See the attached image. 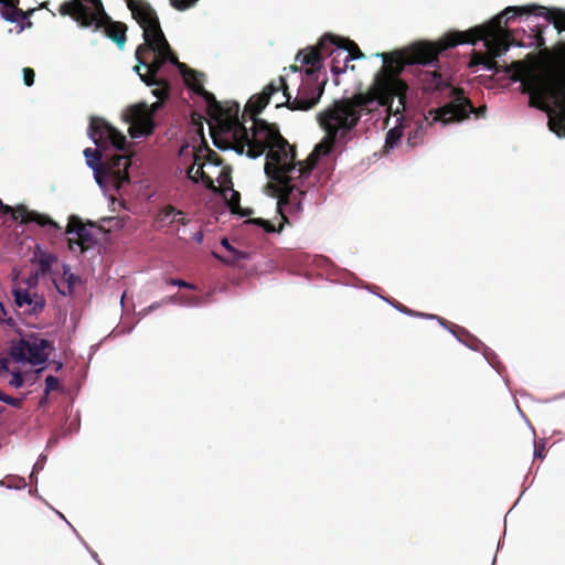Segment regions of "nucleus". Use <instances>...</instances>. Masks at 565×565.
<instances>
[{
	"instance_id": "1",
	"label": "nucleus",
	"mask_w": 565,
	"mask_h": 565,
	"mask_svg": "<svg viewBox=\"0 0 565 565\" xmlns=\"http://www.w3.org/2000/svg\"><path fill=\"white\" fill-rule=\"evenodd\" d=\"M521 13L530 14V4L508 7L486 24L467 31H450L436 42L420 41L401 51L380 54L383 67L376 77L375 86L381 96V104L387 105L394 115H402L406 107L408 86L399 78V74L406 65L438 66V56L443 52L459 44H476L477 41L483 42L487 52H473L469 67L483 65L493 72L498 82H519L521 93L530 95V53L522 61H513L510 65H500L495 61V57L504 54L512 44V36L507 30L509 21Z\"/></svg>"
},
{
	"instance_id": "2",
	"label": "nucleus",
	"mask_w": 565,
	"mask_h": 565,
	"mask_svg": "<svg viewBox=\"0 0 565 565\" xmlns=\"http://www.w3.org/2000/svg\"><path fill=\"white\" fill-rule=\"evenodd\" d=\"M539 18L544 22L532 25V107L544 110L550 130L565 137V41L547 47L544 39L550 24L565 32V10L532 3V20Z\"/></svg>"
},
{
	"instance_id": "3",
	"label": "nucleus",
	"mask_w": 565,
	"mask_h": 565,
	"mask_svg": "<svg viewBox=\"0 0 565 565\" xmlns=\"http://www.w3.org/2000/svg\"><path fill=\"white\" fill-rule=\"evenodd\" d=\"M246 114H249L253 120L252 134L249 135L247 128L238 119L227 122L225 131L231 137L227 147L239 154H243L246 149L247 157L252 159L267 152L265 173L271 181L269 186L279 199V205L296 200L297 195H303V191L291 184L295 178L292 170H295L296 149L280 135L275 124L257 118L259 113H252V109H247V105L243 117Z\"/></svg>"
},
{
	"instance_id": "4",
	"label": "nucleus",
	"mask_w": 565,
	"mask_h": 565,
	"mask_svg": "<svg viewBox=\"0 0 565 565\" xmlns=\"http://www.w3.org/2000/svg\"><path fill=\"white\" fill-rule=\"evenodd\" d=\"M377 104L371 94H356L351 98L335 100L319 113L318 121L326 131V138L318 143L305 161L295 160V179L308 177L320 157L329 154L338 139H343L358 125L363 113H371Z\"/></svg>"
},
{
	"instance_id": "5",
	"label": "nucleus",
	"mask_w": 565,
	"mask_h": 565,
	"mask_svg": "<svg viewBox=\"0 0 565 565\" xmlns=\"http://www.w3.org/2000/svg\"><path fill=\"white\" fill-rule=\"evenodd\" d=\"M296 61L301 62L302 65L310 66L301 76L297 95L295 97L291 96L287 78L285 75H281L267 84L260 94L253 96L247 102V109H252L254 114L260 113L269 104L271 96L280 90L282 92L285 100L277 103L276 107L285 106L292 111H308L313 108L319 103L327 84V78L324 76L321 77L320 73V53L318 50L308 47L298 52Z\"/></svg>"
},
{
	"instance_id": "6",
	"label": "nucleus",
	"mask_w": 565,
	"mask_h": 565,
	"mask_svg": "<svg viewBox=\"0 0 565 565\" xmlns=\"http://www.w3.org/2000/svg\"><path fill=\"white\" fill-rule=\"evenodd\" d=\"M135 55L138 61V64L134 67L135 72L147 86H157L152 93L160 100H164L169 97L170 85L168 81L159 78L158 73L167 62H170L177 65L183 76L185 85L190 89L202 96L209 104H216L214 95L207 92L201 83L200 77L203 76V74L179 62L166 38L154 41L147 40V42H143L137 47Z\"/></svg>"
},
{
	"instance_id": "7",
	"label": "nucleus",
	"mask_w": 565,
	"mask_h": 565,
	"mask_svg": "<svg viewBox=\"0 0 565 565\" xmlns=\"http://www.w3.org/2000/svg\"><path fill=\"white\" fill-rule=\"evenodd\" d=\"M419 81L425 93L430 94L431 99L445 105L430 109L428 116L434 122H460L469 118L471 114L476 118H484L487 106L475 107L472 102L465 95L461 87L452 86L438 70L424 71L419 74Z\"/></svg>"
},
{
	"instance_id": "8",
	"label": "nucleus",
	"mask_w": 565,
	"mask_h": 565,
	"mask_svg": "<svg viewBox=\"0 0 565 565\" xmlns=\"http://www.w3.org/2000/svg\"><path fill=\"white\" fill-rule=\"evenodd\" d=\"M90 3L94 8L92 11L87 6L83 3V0H71L65 1L60 7V13L62 15H70L75 20L82 28H89L97 24L107 22L111 17L105 11L102 0H85Z\"/></svg>"
},
{
	"instance_id": "9",
	"label": "nucleus",
	"mask_w": 565,
	"mask_h": 565,
	"mask_svg": "<svg viewBox=\"0 0 565 565\" xmlns=\"http://www.w3.org/2000/svg\"><path fill=\"white\" fill-rule=\"evenodd\" d=\"M53 349L52 341L31 335L28 339H20L11 347V356L17 362L26 361L32 365H39L47 360Z\"/></svg>"
},
{
	"instance_id": "10",
	"label": "nucleus",
	"mask_w": 565,
	"mask_h": 565,
	"mask_svg": "<svg viewBox=\"0 0 565 565\" xmlns=\"http://www.w3.org/2000/svg\"><path fill=\"white\" fill-rule=\"evenodd\" d=\"M126 2L128 9L131 11L132 18L143 30L145 42H147V40H163V38H166L154 9L147 1L126 0Z\"/></svg>"
},
{
	"instance_id": "11",
	"label": "nucleus",
	"mask_w": 565,
	"mask_h": 565,
	"mask_svg": "<svg viewBox=\"0 0 565 565\" xmlns=\"http://www.w3.org/2000/svg\"><path fill=\"white\" fill-rule=\"evenodd\" d=\"M88 136L97 147L103 149L111 146L117 150H125L127 145L126 137L109 122L99 117L90 118Z\"/></svg>"
},
{
	"instance_id": "12",
	"label": "nucleus",
	"mask_w": 565,
	"mask_h": 565,
	"mask_svg": "<svg viewBox=\"0 0 565 565\" xmlns=\"http://www.w3.org/2000/svg\"><path fill=\"white\" fill-rule=\"evenodd\" d=\"M12 295L15 312L21 317L38 318L46 307L44 295L36 289L18 286L12 289Z\"/></svg>"
},
{
	"instance_id": "13",
	"label": "nucleus",
	"mask_w": 565,
	"mask_h": 565,
	"mask_svg": "<svg viewBox=\"0 0 565 565\" xmlns=\"http://www.w3.org/2000/svg\"><path fill=\"white\" fill-rule=\"evenodd\" d=\"M124 117L129 124V135L131 138L137 139L153 134V110L150 109L147 104L129 106Z\"/></svg>"
},
{
	"instance_id": "14",
	"label": "nucleus",
	"mask_w": 565,
	"mask_h": 565,
	"mask_svg": "<svg viewBox=\"0 0 565 565\" xmlns=\"http://www.w3.org/2000/svg\"><path fill=\"white\" fill-rule=\"evenodd\" d=\"M1 215H10L13 221H19L20 224L36 223L42 227L52 226L57 231L61 230V226L49 215L41 214L36 211H31L23 204H19L12 207L10 205L3 204V202L0 200V216Z\"/></svg>"
},
{
	"instance_id": "15",
	"label": "nucleus",
	"mask_w": 565,
	"mask_h": 565,
	"mask_svg": "<svg viewBox=\"0 0 565 565\" xmlns=\"http://www.w3.org/2000/svg\"><path fill=\"white\" fill-rule=\"evenodd\" d=\"M65 234L73 235L76 237L68 238V248L75 252L78 248L79 254L85 253L95 244V238L90 231L83 224L82 220L76 215L68 217V223L65 230Z\"/></svg>"
},
{
	"instance_id": "16",
	"label": "nucleus",
	"mask_w": 565,
	"mask_h": 565,
	"mask_svg": "<svg viewBox=\"0 0 565 565\" xmlns=\"http://www.w3.org/2000/svg\"><path fill=\"white\" fill-rule=\"evenodd\" d=\"M327 46H338V49L343 50L350 61L364 57V54L355 42L348 38H341L332 34H324L318 44L316 46H310V49L318 50L321 54V51L326 50Z\"/></svg>"
},
{
	"instance_id": "17",
	"label": "nucleus",
	"mask_w": 565,
	"mask_h": 565,
	"mask_svg": "<svg viewBox=\"0 0 565 565\" xmlns=\"http://www.w3.org/2000/svg\"><path fill=\"white\" fill-rule=\"evenodd\" d=\"M130 166V158L126 154H115L109 161L102 166L100 173L110 178L117 188L122 183L129 181L128 168Z\"/></svg>"
},
{
	"instance_id": "18",
	"label": "nucleus",
	"mask_w": 565,
	"mask_h": 565,
	"mask_svg": "<svg viewBox=\"0 0 565 565\" xmlns=\"http://www.w3.org/2000/svg\"><path fill=\"white\" fill-rule=\"evenodd\" d=\"M96 30H103L105 36L111 40L118 49L122 50L127 42V30L126 23L120 21H114L111 18L103 24H97Z\"/></svg>"
},
{
	"instance_id": "19",
	"label": "nucleus",
	"mask_w": 565,
	"mask_h": 565,
	"mask_svg": "<svg viewBox=\"0 0 565 565\" xmlns=\"http://www.w3.org/2000/svg\"><path fill=\"white\" fill-rule=\"evenodd\" d=\"M321 61L324 55H331V72L334 75L342 74L348 68V63L350 62L348 55L343 52V50L338 49V46H327L326 50L321 51ZM323 65L321 64V67Z\"/></svg>"
},
{
	"instance_id": "20",
	"label": "nucleus",
	"mask_w": 565,
	"mask_h": 565,
	"mask_svg": "<svg viewBox=\"0 0 565 565\" xmlns=\"http://www.w3.org/2000/svg\"><path fill=\"white\" fill-rule=\"evenodd\" d=\"M34 258L39 264V271L42 275L51 271L52 265L57 260V257L54 254L44 252L39 246L34 252Z\"/></svg>"
},
{
	"instance_id": "21",
	"label": "nucleus",
	"mask_w": 565,
	"mask_h": 565,
	"mask_svg": "<svg viewBox=\"0 0 565 565\" xmlns=\"http://www.w3.org/2000/svg\"><path fill=\"white\" fill-rule=\"evenodd\" d=\"M0 3H2L7 9L2 12V15L7 21L15 22L19 19L26 18L25 12L18 7L19 0H2Z\"/></svg>"
},
{
	"instance_id": "22",
	"label": "nucleus",
	"mask_w": 565,
	"mask_h": 565,
	"mask_svg": "<svg viewBox=\"0 0 565 565\" xmlns=\"http://www.w3.org/2000/svg\"><path fill=\"white\" fill-rule=\"evenodd\" d=\"M178 215H182V211L177 210L174 206L168 204L163 206L156 216V223L160 227L171 225L177 220Z\"/></svg>"
},
{
	"instance_id": "23",
	"label": "nucleus",
	"mask_w": 565,
	"mask_h": 565,
	"mask_svg": "<svg viewBox=\"0 0 565 565\" xmlns=\"http://www.w3.org/2000/svg\"><path fill=\"white\" fill-rule=\"evenodd\" d=\"M84 156L86 158V163L89 168H92L96 173V179L100 182L99 174L102 170V152L98 149L86 148L84 150Z\"/></svg>"
},
{
	"instance_id": "24",
	"label": "nucleus",
	"mask_w": 565,
	"mask_h": 565,
	"mask_svg": "<svg viewBox=\"0 0 565 565\" xmlns=\"http://www.w3.org/2000/svg\"><path fill=\"white\" fill-rule=\"evenodd\" d=\"M79 281L78 276L70 271L68 267H64L63 284L56 285L57 291L63 295H71L74 286Z\"/></svg>"
},
{
	"instance_id": "25",
	"label": "nucleus",
	"mask_w": 565,
	"mask_h": 565,
	"mask_svg": "<svg viewBox=\"0 0 565 565\" xmlns=\"http://www.w3.org/2000/svg\"><path fill=\"white\" fill-rule=\"evenodd\" d=\"M222 246L231 254V258H222L217 255H215L216 258L221 259L224 263L227 264H235L236 262L241 259H246L248 257V254L246 252H242L233 247L227 238H223L221 241Z\"/></svg>"
},
{
	"instance_id": "26",
	"label": "nucleus",
	"mask_w": 565,
	"mask_h": 565,
	"mask_svg": "<svg viewBox=\"0 0 565 565\" xmlns=\"http://www.w3.org/2000/svg\"><path fill=\"white\" fill-rule=\"evenodd\" d=\"M281 217H282V223H280L278 227H276L270 221L264 220L262 217L249 218V220H247L246 223L258 225V226L263 227L266 233H276V232L280 233L284 228V224L288 223L287 216L281 215Z\"/></svg>"
},
{
	"instance_id": "27",
	"label": "nucleus",
	"mask_w": 565,
	"mask_h": 565,
	"mask_svg": "<svg viewBox=\"0 0 565 565\" xmlns=\"http://www.w3.org/2000/svg\"><path fill=\"white\" fill-rule=\"evenodd\" d=\"M231 198L227 200V205L231 209V212L234 214H239L241 216H247L253 213L250 209H242L239 205L241 194L239 192L231 189Z\"/></svg>"
},
{
	"instance_id": "28",
	"label": "nucleus",
	"mask_w": 565,
	"mask_h": 565,
	"mask_svg": "<svg viewBox=\"0 0 565 565\" xmlns=\"http://www.w3.org/2000/svg\"><path fill=\"white\" fill-rule=\"evenodd\" d=\"M200 160H201V156L198 152H195L194 153V164H199V167L195 170V174H196V177H199V181H201L207 189L214 190L215 189L214 180L204 172V170H203L204 163L201 162Z\"/></svg>"
},
{
	"instance_id": "29",
	"label": "nucleus",
	"mask_w": 565,
	"mask_h": 565,
	"mask_svg": "<svg viewBox=\"0 0 565 565\" xmlns=\"http://www.w3.org/2000/svg\"><path fill=\"white\" fill-rule=\"evenodd\" d=\"M0 324H6L9 328L17 327L14 318L10 315L9 309L4 306L3 302H0Z\"/></svg>"
},
{
	"instance_id": "30",
	"label": "nucleus",
	"mask_w": 565,
	"mask_h": 565,
	"mask_svg": "<svg viewBox=\"0 0 565 565\" xmlns=\"http://www.w3.org/2000/svg\"><path fill=\"white\" fill-rule=\"evenodd\" d=\"M402 131L398 128L390 129L386 134L385 148H393L401 139Z\"/></svg>"
},
{
	"instance_id": "31",
	"label": "nucleus",
	"mask_w": 565,
	"mask_h": 565,
	"mask_svg": "<svg viewBox=\"0 0 565 565\" xmlns=\"http://www.w3.org/2000/svg\"><path fill=\"white\" fill-rule=\"evenodd\" d=\"M60 387V382H58V379L53 376V375H49L46 376L45 379V394L49 395L52 391H56L58 390Z\"/></svg>"
},
{
	"instance_id": "32",
	"label": "nucleus",
	"mask_w": 565,
	"mask_h": 565,
	"mask_svg": "<svg viewBox=\"0 0 565 565\" xmlns=\"http://www.w3.org/2000/svg\"><path fill=\"white\" fill-rule=\"evenodd\" d=\"M171 4L178 10H185L192 7L198 0H170Z\"/></svg>"
},
{
	"instance_id": "33",
	"label": "nucleus",
	"mask_w": 565,
	"mask_h": 565,
	"mask_svg": "<svg viewBox=\"0 0 565 565\" xmlns=\"http://www.w3.org/2000/svg\"><path fill=\"white\" fill-rule=\"evenodd\" d=\"M35 73L31 67L23 68V82L26 86H32L34 84Z\"/></svg>"
},
{
	"instance_id": "34",
	"label": "nucleus",
	"mask_w": 565,
	"mask_h": 565,
	"mask_svg": "<svg viewBox=\"0 0 565 565\" xmlns=\"http://www.w3.org/2000/svg\"><path fill=\"white\" fill-rule=\"evenodd\" d=\"M167 282L171 286H178V287L188 288V289H195L194 285L186 282L182 279L170 278L169 280H167Z\"/></svg>"
},
{
	"instance_id": "35",
	"label": "nucleus",
	"mask_w": 565,
	"mask_h": 565,
	"mask_svg": "<svg viewBox=\"0 0 565 565\" xmlns=\"http://www.w3.org/2000/svg\"><path fill=\"white\" fill-rule=\"evenodd\" d=\"M397 309L406 315H411V316H422V317H427V318H436V316L434 315H423V313H416L414 312L413 310H411L409 308L405 307L404 305H398ZM437 319L441 322L443 319L441 318H438Z\"/></svg>"
},
{
	"instance_id": "36",
	"label": "nucleus",
	"mask_w": 565,
	"mask_h": 565,
	"mask_svg": "<svg viewBox=\"0 0 565 565\" xmlns=\"http://www.w3.org/2000/svg\"><path fill=\"white\" fill-rule=\"evenodd\" d=\"M23 376L19 372L13 373L12 379L10 380V385L15 388H19L23 386Z\"/></svg>"
},
{
	"instance_id": "37",
	"label": "nucleus",
	"mask_w": 565,
	"mask_h": 565,
	"mask_svg": "<svg viewBox=\"0 0 565 565\" xmlns=\"http://www.w3.org/2000/svg\"><path fill=\"white\" fill-rule=\"evenodd\" d=\"M3 403H6L12 407H15V408H21L22 404H23V399L7 395Z\"/></svg>"
},
{
	"instance_id": "38",
	"label": "nucleus",
	"mask_w": 565,
	"mask_h": 565,
	"mask_svg": "<svg viewBox=\"0 0 565 565\" xmlns=\"http://www.w3.org/2000/svg\"><path fill=\"white\" fill-rule=\"evenodd\" d=\"M38 280H39L38 274L31 275L28 279H25V281H24L25 287L24 288L36 289Z\"/></svg>"
},
{
	"instance_id": "39",
	"label": "nucleus",
	"mask_w": 565,
	"mask_h": 565,
	"mask_svg": "<svg viewBox=\"0 0 565 565\" xmlns=\"http://www.w3.org/2000/svg\"><path fill=\"white\" fill-rule=\"evenodd\" d=\"M204 149L206 150L207 159H209L211 162H213V163H215V164H218V162H217V159H218L217 153H216L215 151L211 150V149L207 147L206 142H204Z\"/></svg>"
},
{
	"instance_id": "40",
	"label": "nucleus",
	"mask_w": 565,
	"mask_h": 565,
	"mask_svg": "<svg viewBox=\"0 0 565 565\" xmlns=\"http://www.w3.org/2000/svg\"><path fill=\"white\" fill-rule=\"evenodd\" d=\"M534 457L541 458V459L545 457L544 444H535L534 445Z\"/></svg>"
},
{
	"instance_id": "41",
	"label": "nucleus",
	"mask_w": 565,
	"mask_h": 565,
	"mask_svg": "<svg viewBox=\"0 0 565 565\" xmlns=\"http://www.w3.org/2000/svg\"><path fill=\"white\" fill-rule=\"evenodd\" d=\"M195 164L193 163L191 167H189V169L186 170V177L193 181L194 183H198L199 182V177H196L195 174Z\"/></svg>"
},
{
	"instance_id": "42",
	"label": "nucleus",
	"mask_w": 565,
	"mask_h": 565,
	"mask_svg": "<svg viewBox=\"0 0 565 565\" xmlns=\"http://www.w3.org/2000/svg\"><path fill=\"white\" fill-rule=\"evenodd\" d=\"M4 371H8V361L0 358V373Z\"/></svg>"
},
{
	"instance_id": "43",
	"label": "nucleus",
	"mask_w": 565,
	"mask_h": 565,
	"mask_svg": "<svg viewBox=\"0 0 565 565\" xmlns=\"http://www.w3.org/2000/svg\"><path fill=\"white\" fill-rule=\"evenodd\" d=\"M174 222H177V223H179V224H181V225H186V224L189 223V220H188V218H185V217L183 216V214H182V215H178V216H177V220H175Z\"/></svg>"
},
{
	"instance_id": "44",
	"label": "nucleus",
	"mask_w": 565,
	"mask_h": 565,
	"mask_svg": "<svg viewBox=\"0 0 565 565\" xmlns=\"http://www.w3.org/2000/svg\"><path fill=\"white\" fill-rule=\"evenodd\" d=\"M160 305H161V302H154V303L150 305L147 309H145V311H147V312L153 311L157 308H159Z\"/></svg>"
},
{
	"instance_id": "45",
	"label": "nucleus",
	"mask_w": 565,
	"mask_h": 565,
	"mask_svg": "<svg viewBox=\"0 0 565 565\" xmlns=\"http://www.w3.org/2000/svg\"><path fill=\"white\" fill-rule=\"evenodd\" d=\"M193 239L195 242H198V243H202V241H203V233L202 232L195 233L194 236H193Z\"/></svg>"
},
{
	"instance_id": "46",
	"label": "nucleus",
	"mask_w": 565,
	"mask_h": 565,
	"mask_svg": "<svg viewBox=\"0 0 565 565\" xmlns=\"http://www.w3.org/2000/svg\"><path fill=\"white\" fill-rule=\"evenodd\" d=\"M175 299V296H170V297H167L162 300V303H170V302H173Z\"/></svg>"
},
{
	"instance_id": "47",
	"label": "nucleus",
	"mask_w": 565,
	"mask_h": 565,
	"mask_svg": "<svg viewBox=\"0 0 565 565\" xmlns=\"http://www.w3.org/2000/svg\"><path fill=\"white\" fill-rule=\"evenodd\" d=\"M289 71L297 73V72H300V67L298 65H291V66H289Z\"/></svg>"
},
{
	"instance_id": "48",
	"label": "nucleus",
	"mask_w": 565,
	"mask_h": 565,
	"mask_svg": "<svg viewBox=\"0 0 565 565\" xmlns=\"http://www.w3.org/2000/svg\"><path fill=\"white\" fill-rule=\"evenodd\" d=\"M7 394H4L2 391H0V401L4 402Z\"/></svg>"
},
{
	"instance_id": "49",
	"label": "nucleus",
	"mask_w": 565,
	"mask_h": 565,
	"mask_svg": "<svg viewBox=\"0 0 565 565\" xmlns=\"http://www.w3.org/2000/svg\"><path fill=\"white\" fill-rule=\"evenodd\" d=\"M214 143H215V146H216L217 148H221V149H223V148H224V147H223V146L217 141V140H214Z\"/></svg>"
},
{
	"instance_id": "50",
	"label": "nucleus",
	"mask_w": 565,
	"mask_h": 565,
	"mask_svg": "<svg viewBox=\"0 0 565 565\" xmlns=\"http://www.w3.org/2000/svg\"><path fill=\"white\" fill-rule=\"evenodd\" d=\"M199 130H200V132L202 134V131H203V126H202V124H200Z\"/></svg>"
},
{
	"instance_id": "51",
	"label": "nucleus",
	"mask_w": 565,
	"mask_h": 565,
	"mask_svg": "<svg viewBox=\"0 0 565 565\" xmlns=\"http://www.w3.org/2000/svg\"><path fill=\"white\" fill-rule=\"evenodd\" d=\"M62 367V363H57L56 370H60Z\"/></svg>"
}]
</instances>
